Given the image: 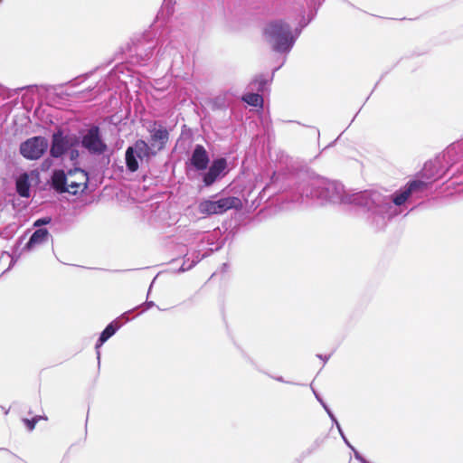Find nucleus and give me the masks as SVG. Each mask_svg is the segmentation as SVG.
<instances>
[{
  "instance_id": "nucleus-8",
  "label": "nucleus",
  "mask_w": 463,
  "mask_h": 463,
  "mask_svg": "<svg viewBox=\"0 0 463 463\" xmlns=\"http://www.w3.org/2000/svg\"><path fill=\"white\" fill-rule=\"evenodd\" d=\"M77 143L78 140L75 137L63 135L61 131H57L52 135L50 154L52 157H60Z\"/></svg>"
},
{
  "instance_id": "nucleus-2",
  "label": "nucleus",
  "mask_w": 463,
  "mask_h": 463,
  "mask_svg": "<svg viewBox=\"0 0 463 463\" xmlns=\"http://www.w3.org/2000/svg\"><path fill=\"white\" fill-rule=\"evenodd\" d=\"M264 38L275 52H288L294 45L295 40L290 27L283 21H274L266 25Z\"/></svg>"
},
{
  "instance_id": "nucleus-23",
  "label": "nucleus",
  "mask_w": 463,
  "mask_h": 463,
  "mask_svg": "<svg viewBox=\"0 0 463 463\" xmlns=\"http://www.w3.org/2000/svg\"><path fill=\"white\" fill-rule=\"evenodd\" d=\"M78 155H79V154H78V152H77V151H74V150H72V151H71V158L77 157V156H78Z\"/></svg>"
},
{
  "instance_id": "nucleus-21",
  "label": "nucleus",
  "mask_w": 463,
  "mask_h": 463,
  "mask_svg": "<svg viewBox=\"0 0 463 463\" xmlns=\"http://www.w3.org/2000/svg\"><path fill=\"white\" fill-rule=\"evenodd\" d=\"M51 222V218L45 217L42 219H38L34 222L33 226L38 227L41 225H45Z\"/></svg>"
},
{
  "instance_id": "nucleus-7",
  "label": "nucleus",
  "mask_w": 463,
  "mask_h": 463,
  "mask_svg": "<svg viewBox=\"0 0 463 463\" xmlns=\"http://www.w3.org/2000/svg\"><path fill=\"white\" fill-rule=\"evenodd\" d=\"M312 196L321 199L322 202H343L342 187L335 183L325 180L318 181L317 189L311 193Z\"/></svg>"
},
{
  "instance_id": "nucleus-18",
  "label": "nucleus",
  "mask_w": 463,
  "mask_h": 463,
  "mask_svg": "<svg viewBox=\"0 0 463 463\" xmlns=\"http://www.w3.org/2000/svg\"><path fill=\"white\" fill-rule=\"evenodd\" d=\"M318 402L322 404L323 408L325 409V411L327 412L329 418L332 420V421L335 424L340 435L342 436L343 439H345V435L342 431V429H341V426L340 424L338 423L337 420L335 419V417L334 416V414L332 413V411H330V409L327 407V405L323 402L322 399H318Z\"/></svg>"
},
{
  "instance_id": "nucleus-4",
  "label": "nucleus",
  "mask_w": 463,
  "mask_h": 463,
  "mask_svg": "<svg viewBox=\"0 0 463 463\" xmlns=\"http://www.w3.org/2000/svg\"><path fill=\"white\" fill-rule=\"evenodd\" d=\"M243 206L241 200L236 196L221 198L217 201L203 200L198 205L200 213L205 215L222 214L228 210H240Z\"/></svg>"
},
{
  "instance_id": "nucleus-6",
  "label": "nucleus",
  "mask_w": 463,
  "mask_h": 463,
  "mask_svg": "<svg viewBox=\"0 0 463 463\" xmlns=\"http://www.w3.org/2000/svg\"><path fill=\"white\" fill-rule=\"evenodd\" d=\"M49 146L48 140L43 137H30L20 145L21 155L29 160L41 158Z\"/></svg>"
},
{
  "instance_id": "nucleus-12",
  "label": "nucleus",
  "mask_w": 463,
  "mask_h": 463,
  "mask_svg": "<svg viewBox=\"0 0 463 463\" xmlns=\"http://www.w3.org/2000/svg\"><path fill=\"white\" fill-rule=\"evenodd\" d=\"M191 164L196 170H204L206 169L209 164V156L205 148L197 145L192 154L191 156Z\"/></svg>"
},
{
  "instance_id": "nucleus-13",
  "label": "nucleus",
  "mask_w": 463,
  "mask_h": 463,
  "mask_svg": "<svg viewBox=\"0 0 463 463\" xmlns=\"http://www.w3.org/2000/svg\"><path fill=\"white\" fill-rule=\"evenodd\" d=\"M49 238V232L47 229H38L31 236L29 241L26 244V249L32 250L33 248L43 244Z\"/></svg>"
},
{
  "instance_id": "nucleus-16",
  "label": "nucleus",
  "mask_w": 463,
  "mask_h": 463,
  "mask_svg": "<svg viewBox=\"0 0 463 463\" xmlns=\"http://www.w3.org/2000/svg\"><path fill=\"white\" fill-rule=\"evenodd\" d=\"M118 330V327H114L113 324H109L100 334L98 344L96 345L98 357L99 356V347L109 339Z\"/></svg>"
},
{
  "instance_id": "nucleus-9",
  "label": "nucleus",
  "mask_w": 463,
  "mask_h": 463,
  "mask_svg": "<svg viewBox=\"0 0 463 463\" xmlns=\"http://www.w3.org/2000/svg\"><path fill=\"white\" fill-rule=\"evenodd\" d=\"M150 133V144L152 152H157L162 150L169 137L168 131L165 128L161 125H157L156 122H153L147 128Z\"/></svg>"
},
{
  "instance_id": "nucleus-15",
  "label": "nucleus",
  "mask_w": 463,
  "mask_h": 463,
  "mask_svg": "<svg viewBox=\"0 0 463 463\" xmlns=\"http://www.w3.org/2000/svg\"><path fill=\"white\" fill-rule=\"evenodd\" d=\"M420 183L418 182H411L409 184V186L404 190L402 191L401 194H397L394 198H393V203L396 204V205H402L403 203H405V201L409 198L411 193L416 189L417 187L420 186Z\"/></svg>"
},
{
  "instance_id": "nucleus-1",
  "label": "nucleus",
  "mask_w": 463,
  "mask_h": 463,
  "mask_svg": "<svg viewBox=\"0 0 463 463\" xmlns=\"http://www.w3.org/2000/svg\"><path fill=\"white\" fill-rule=\"evenodd\" d=\"M89 177L85 171L75 168L67 174L63 170H56L52 176V185L58 193H69L76 195L82 193L88 185Z\"/></svg>"
},
{
  "instance_id": "nucleus-17",
  "label": "nucleus",
  "mask_w": 463,
  "mask_h": 463,
  "mask_svg": "<svg viewBox=\"0 0 463 463\" xmlns=\"http://www.w3.org/2000/svg\"><path fill=\"white\" fill-rule=\"evenodd\" d=\"M242 100L252 107L262 108L263 106V98L258 93H248L242 97Z\"/></svg>"
},
{
  "instance_id": "nucleus-10",
  "label": "nucleus",
  "mask_w": 463,
  "mask_h": 463,
  "mask_svg": "<svg viewBox=\"0 0 463 463\" xmlns=\"http://www.w3.org/2000/svg\"><path fill=\"white\" fill-rule=\"evenodd\" d=\"M82 146L91 154H101L103 153L107 146L101 140L99 133V128L97 127H93L82 138Z\"/></svg>"
},
{
  "instance_id": "nucleus-20",
  "label": "nucleus",
  "mask_w": 463,
  "mask_h": 463,
  "mask_svg": "<svg viewBox=\"0 0 463 463\" xmlns=\"http://www.w3.org/2000/svg\"><path fill=\"white\" fill-rule=\"evenodd\" d=\"M344 441L345 442V444L354 451V457L355 458H357L358 460H360L362 463H366L365 460L362 458V456L354 449V447L349 443V441L346 439V438L345 437V439H343Z\"/></svg>"
},
{
  "instance_id": "nucleus-11",
  "label": "nucleus",
  "mask_w": 463,
  "mask_h": 463,
  "mask_svg": "<svg viewBox=\"0 0 463 463\" xmlns=\"http://www.w3.org/2000/svg\"><path fill=\"white\" fill-rule=\"evenodd\" d=\"M227 166L224 158H219L213 161L208 172L203 175V184L206 186L212 185L222 175Z\"/></svg>"
},
{
  "instance_id": "nucleus-3",
  "label": "nucleus",
  "mask_w": 463,
  "mask_h": 463,
  "mask_svg": "<svg viewBox=\"0 0 463 463\" xmlns=\"http://www.w3.org/2000/svg\"><path fill=\"white\" fill-rule=\"evenodd\" d=\"M349 202L364 206L369 211L381 215L383 218H384V215L387 214L388 211L392 208L390 202L377 192L355 194L352 196V199H350Z\"/></svg>"
},
{
  "instance_id": "nucleus-19",
  "label": "nucleus",
  "mask_w": 463,
  "mask_h": 463,
  "mask_svg": "<svg viewBox=\"0 0 463 463\" xmlns=\"http://www.w3.org/2000/svg\"><path fill=\"white\" fill-rule=\"evenodd\" d=\"M267 82H268V81H267L266 80H264V79L260 78V79H255V80L251 82V84L256 85V86H257L258 90H264L265 85L267 84Z\"/></svg>"
},
{
  "instance_id": "nucleus-24",
  "label": "nucleus",
  "mask_w": 463,
  "mask_h": 463,
  "mask_svg": "<svg viewBox=\"0 0 463 463\" xmlns=\"http://www.w3.org/2000/svg\"><path fill=\"white\" fill-rule=\"evenodd\" d=\"M314 395H316L317 399H320L319 396L317 394V392H314Z\"/></svg>"
},
{
  "instance_id": "nucleus-5",
  "label": "nucleus",
  "mask_w": 463,
  "mask_h": 463,
  "mask_svg": "<svg viewBox=\"0 0 463 463\" xmlns=\"http://www.w3.org/2000/svg\"><path fill=\"white\" fill-rule=\"evenodd\" d=\"M156 152H152L150 146L144 140H137L133 146H129L126 151V165L129 171L136 172L138 169L137 159L148 160Z\"/></svg>"
},
{
  "instance_id": "nucleus-14",
  "label": "nucleus",
  "mask_w": 463,
  "mask_h": 463,
  "mask_svg": "<svg viewBox=\"0 0 463 463\" xmlns=\"http://www.w3.org/2000/svg\"><path fill=\"white\" fill-rule=\"evenodd\" d=\"M16 190L20 196L29 197L30 196V184L29 176L27 174H23L16 180Z\"/></svg>"
},
{
  "instance_id": "nucleus-22",
  "label": "nucleus",
  "mask_w": 463,
  "mask_h": 463,
  "mask_svg": "<svg viewBox=\"0 0 463 463\" xmlns=\"http://www.w3.org/2000/svg\"><path fill=\"white\" fill-rule=\"evenodd\" d=\"M39 418H33V420H25V423L27 424L30 430H33L38 421Z\"/></svg>"
}]
</instances>
